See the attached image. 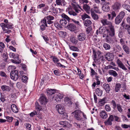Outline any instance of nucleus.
Segmentation results:
<instances>
[{
  "label": "nucleus",
  "instance_id": "nucleus-4",
  "mask_svg": "<svg viewBox=\"0 0 130 130\" xmlns=\"http://www.w3.org/2000/svg\"><path fill=\"white\" fill-rule=\"evenodd\" d=\"M77 37L78 40L80 41H83L86 39V36L85 33L81 32L78 34Z\"/></svg>",
  "mask_w": 130,
  "mask_h": 130
},
{
  "label": "nucleus",
  "instance_id": "nucleus-11",
  "mask_svg": "<svg viewBox=\"0 0 130 130\" xmlns=\"http://www.w3.org/2000/svg\"><path fill=\"white\" fill-rule=\"evenodd\" d=\"M117 63L119 67L122 69L127 70V69L125 67V66L123 64L122 62L119 59H118L117 62Z\"/></svg>",
  "mask_w": 130,
  "mask_h": 130
},
{
  "label": "nucleus",
  "instance_id": "nucleus-59",
  "mask_svg": "<svg viewBox=\"0 0 130 130\" xmlns=\"http://www.w3.org/2000/svg\"><path fill=\"white\" fill-rule=\"evenodd\" d=\"M27 77L25 75H24L22 77V80L24 83H26L27 81Z\"/></svg>",
  "mask_w": 130,
  "mask_h": 130
},
{
  "label": "nucleus",
  "instance_id": "nucleus-13",
  "mask_svg": "<svg viewBox=\"0 0 130 130\" xmlns=\"http://www.w3.org/2000/svg\"><path fill=\"white\" fill-rule=\"evenodd\" d=\"M49 12L51 13V14H52L54 15H55L57 14V10L56 8L53 6H51L50 8Z\"/></svg>",
  "mask_w": 130,
  "mask_h": 130
},
{
  "label": "nucleus",
  "instance_id": "nucleus-60",
  "mask_svg": "<svg viewBox=\"0 0 130 130\" xmlns=\"http://www.w3.org/2000/svg\"><path fill=\"white\" fill-rule=\"evenodd\" d=\"M42 37L43 38L44 40V41L46 42V43L50 44L48 42H47L49 40L48 37L46 36H42Z\"/></svg>",
  "mask_w": 130,
  "mask_h": 130
},
{
  "label": "nucleus",
  "instance_id": "nucleus-42",
  "mask_svg": "<svg viewBox=\"0 0 130 130\" xmlns=\"http://www.w3.org/2000/svg\"><path fill=\"white\" fill-rule=\"evenodd\" d=\"M106 98H104L103 99H100L99 100V104L101 106L104 105L105 104L104 102L106 101Z\"/></svg>",
  "mask_w": 130,
  "mask_h": 130
},
{
  "label": "nucleus",
  "instance_id": "nucleus-28",
  "mask_svg": "<svg viewBox=\"0 0 130 130\" xmlns=\"http://www.w3.org/2000/svg\"><path fill=\"white\" fill-rule=\"evenodd\" d=\"M110 35L111 37H113L115 35V29L114 27L112 25H110Z\"/></svg>",
  "mask_w": 130,
  "mask_h": 130
},
{
  "label": "nucleus",
  "instance_id": "nucleus-14",
  "mask_svg": "<svg viewBox=\"0 0 130 130\" xmlns=\"http://www.w3.org/2000/svg\"><path fill=\"white\" fill-rule=\"evenodd\" d=\"M68 29L71 31H73L76 29V26L75 25L72 23H69L67 26Z\"/></svg>",
  "mask_w": 130,
  "mask_h": 130
},
{
  "label": "nucleus",
  "instance_id": "nucleus-51",
  "mask_svg": "<svg viewBox=\"0 0 130 130\" xmlns=\"http://www.w3.org/2000/svg\"><path fill=\"white\" fill-rule=\"evenodd\" d=\"M93 59L94 61L97 58V55L96 51H95L94 49L93 48Z\"/></svg>",
  "mask_w": 130,
  "mask_h": 130
},
{
  "label": "nucleus",
  "instance_id": "nucleus-39",
  "mask_svg": "<svg viewBox=\"0 0 130 130\" xmlns=\"http://www.w3.org/2000/svg\"><path fill=\"white\" fill-rule=\"evenodd\" d=\"M103 46L106 50H109L111 48L110 45L106 43L104 44Z\"/></svg>",
  "mask_w": 130,
  "mask_h": 130
},
{
  "label": "nucleus",
  "instance_id": "nucleus-19",
  "mask_svg": "<svg viewBox=\"0 0 130 130\" xmlns=\"http://www.w3.org/2000/svg\"><path fill=\"white\" fill-rule=\"evenodd\" d=\"M103 88L106 91V92L107 93H109L110 90V86L108 84H104L103 85Z\"/></svg>",
  "mask_w": 130,
  "mask_h": 130
},
{
  "label": "nucleus",
  "instance_id": "nucleus-10",
  "mask_svg": "<svg viewBox=\"0 0 130 130\" xmlns=\"http://www.w3.org/2000/svg\"><path fill=\"white\" fill-rule=\"evenodd\" d=\"M113 120V117L112 115H110L107 120L105 122V125H112V122Z\"/></svg>",
  "mask_w": 130,
  "mask_h": 130
},
{
  "label": "nucleus",
  "instance_id": "nucleus-46",
  "mask_svg": "<svg viewBox=\"0 0 130 130\" xmlns=\"http://www.w3.org/2000/svg\"><path fill=\"white\" fill-rule=\"evenodd\" d=\"M3 57L4 60L5 62H7L8 59V55L7 53H4L3 54Z\"/></svg>",
  "mask_w": 130,
  "mask_h": 130
},
{
  "label": "nucleus",
  "instance_id": "nucleus-62",
  "mask_svg": "<svg viewBox=\"0 0 130 130\" xmlns=\"http://www.w3.org/2000/svg\"><path fill=\"white\" fill-rule=\"evenodd\" d=\"M46 18L47 20H53L54 19V17L51 15H48L46 17Z\"/></svg>",
  "mask_w": 130,
  "mask_h": 130
},
{
  "label": "nucleus",
  "instance_id": "nucleus-8",
  "mask_svg": "<svg viewBox=\"0 0 130 130\" xmlns=\"http://www.w3.org/2000/svg\"><path fill=\"white\" fill-rule=\"evenodd\" d=\"M75 117L77 120L80 121L82 119V118L80 116L82 111L80 110H77L75 111Z\"/></svg>",
  "mask_w": 130,
  "mask_h": 130
},
{
  "label": "nucleus",
  "instance_id": "nucleus-41",
  "mask_svg": "<svg viewBox=\"0 0 130 130\" xmlns=\"http://www.w3.org/2000/svg\"><path fill=\"white\" fill-rule=\"evenodd\" d=\"M116 107L118 111L120 112H122L123 111V109L122 108V106L120 104H117V106Z\"/></svg>",
  "mask_w": 130,
  "mask_h": 130
},
{
  "label": "nucleus",
  "instance_id": "nucleus-29",
  "mask_svg": "<svg viewBox=\"0 0 130 130\" xmlns=\"http://www.w3.org/2000/svg\"><path fill=\"white\" fill-rule=\"evenodd\" d=\"M121 88V85L119 83H117L115 85V90L116 92H118Z\"/></svg>",
  "mask_w": 130,
  "mask_h": 130
},
{
  "label": "nucleus",
  "instance_id": "nucleus-48",
  "mask_svg": "<svg viewBox=\"0 0 130 130\" xmlns=\"http://www.w3.org/2000/svg\"><path fill=\"white\" fill-rule=\"evenodd\" d=\"M123 8L130 12V6L127 4H124L123 5Z\"/></svg>",
  "mask_w": 130,
  "mask_h": 130
},
{
  "label": "nucleus",
  "instance_id": "nucleus-5",
  "mask_svg": "<svg viewBox=\"0 0 130 130\" xmlns=\"http://www.w3.org/2000/svg\"><path fill=\"white\" fill-rule=\"evenodd\" d=\"M56 109L58 112L60 114H63L64 112V108L63 106L60 104H57L56 106Z\"/></svg>",
  "mask_w": 130,
  "mask_h": 130
},
{
  "label": "nucleus",
  "instance_id": "nucleus-35",
  "mask_svg": "<svg viewBox=\"0 0 130 130\" xmlns=\"http://www.w3.org/2000/svg\"><path fill=\"white\" fill-rule=\"evenodd\" d=\"M70 41L72 43L74 44H76L78 42V40L75 38L73 37H71L70 38Z\"/></svg>",
  "mask_w": 130,
  "mask_h": 130
},
{
  "label": "nucleus",
  "instance_id": "nucleus-32",
  "mask_svg": "<svg viewBox=\"0 0 130 130\" xmlns=\"http://www.w3.org/2000/svg\"><path fill=\"white\" fill-rule=\"evenodd\" d=\"M122 19L117 16L115 20V23L116 24H119L121 22Z\"/></svg>",
  "mask_w": 130,
  "mask_h": 130
},
{
  "label": "nucleus",
  "instance_id": "nucleus-43",
  "mask_svg": "<svg viewBox=\"0 0 130 130\" xmlns=\"http://www.w3.org/2000/svg\"><path fill=\"white\" fill-rule=\"evenodd\" d=\"M123 96L125 98V100L127 102L130 101L129 100H130V95H127L125 93L123 95Z\"/></svg>",
  "mask_w": 130,
  "mask_h": 130
},
{
  "label": "nucleus",
  "instance_id": "nucleus-15",
  "mask_svg": "<svg viewBox=\"0 0 130 130\" xmlns=\"http://www.w3.org/2000/svg\"><path fill=\"white\" fill-rule=\"evenodd\" d=\"M11 109L14 113H17L18 112L19 109L17 106L14 104H12L11 106Z\"/></svg>",
  "mask_w": 130,
  "mask_h": 130
},
{
  "label": "nucleus",
  "instance_id": "nucleus-49",
  "mask_svg": "<svg viewBox=\"0 0 130 130\" xmlns=\"http://www.w3.org/2000/svg\"><path fill=\"white\" fill-rule=\"evenodd\" d=\"M70 48L71 50L74 51L78 52L79 51V49L77 47L73 46L70 47Z\"/></svg>",
  "mask_w": 130,
  "mask_h": 130
},
{
  "label": "nucleus",
  "instance_id": "nucleus-20",
  "mask_svg": "<svg viewBox=\"0 0 130 130\" xmlns=\"http://www.w3.org/2000/svg\"><path fill=\"white\" fill-rule=\"evenodd\" d=\"M102 9L103 11L108 12L110 10L109 6L107 4H104L102 6Z\"/></svg>",
  "mask_w": 130,
  "mask_h": 130
},
{
  "label": "nucleus",
  "instance_id": "nucleus-38",
  "mask_svg": "<svg viewBox=\"0 0 130 130\" xmlns=\"http://www.w3.org/2000/svg\"><path fill=\"white\" fill-rule=\"evenodd\" d=\"M106 41L108 43H111L112 42V40L111 37L107 36L105 39Z\"/></svg>",
  "mask_w": 130,
  "mask_h": 130
},
{
  "label": "nucleus",
  "instance_id": "nucleus-18",
  "mask_svg": "<svg viewBox=\"0 0 130 130\" xmlns=\"http://www.w3.org/2000/svg\"><path fill=\"white\" fill-rule=\"evenodd\" d=\"M101 22L103 25H109V26L111 25V23L108 21L107 19H102L101 20Z\"/></svg>",
  "mask_w": 130,
  "mask_h": 130
},
{
  "label": "nucleus",
  "instance_id": "nucleus-24",
  "mask_svg": "<svg viewBox=\"0 0 130 130\" xmlns=\"http://www.w3.org/2000/svg\"><path fill=\"white\" fill-rule=\"evenodd\" d=\"M123 50L127 54H128L130 53V49L129 47L126 45H125L122 47Z\"/></svg>",
  "mask_w": 130,
  "mask_h": 130
},
{
  "label": "nucleus",
  "instance_id": "nucleus-40",
  "mask_svg": "<svg viewBox=\"0 0 130 130\" xmlns=\"http://www.w3.org/2000/svg\"><path fill=\"white\" fill-rule=\"evenodd\" d=\"M35 104L36 109L39 111L41 110L42 108L41 106L39 105L38 102H36L35 103Z\"/></svg>",
  "mask_w": 130,
  "mask_h": 130
},
{
  "label": "nucleus",
  "instance_id": "nucleus-27",
  "mask_svg": "<svg viewBox=\"0 0 130 130\" xmlns=\"http://www.w3.org/2000/svg\"><path fill=\"white\" fill-rule=\"evenodd\" d=\"M105 30L104 29L103 27H101L99 28V30H97L96 34L97 35L98 34V31L100 34H103L105 32Z\"/></svg>",
  "mask_w": 130,
  "mask_h": 130
},
{
  "label": "nucleus",
  "instance_id": "nucleus-37",
  "mask_svg": "<svg viewBox=\"0 0 130 130\" xmlns=\"http://www.w3.org/2000/svg\"><path fill=\"white\" fill-rule=\"evenodd\" d=\"M10 57L11 58H13L14 59L16 60V59H18L19 57L17 55L15 56V54L13 53H10L9 54Z\"/></svg>",
  "mask_w": 130,
  "mask_h": 130
},
{
  "label": "nucleus",
  "instance_id": "nucleus-30",
  "mask_svg": "<svg viewBox=\"0 0 130 130\" xmlns=\"http://www.w3.org/2000/svg\"><path fill=\"white\" fill-rule=\"evenodd\" d=\"M91 14L92 18L94 20H97L98 19V15L95 14L92 10L91 11Z\"/></svg>",
  "mask_w": 130,
  "mask_h": 130
},
{
  "label": "nucleus",
  "instance_id": "nucleus-58",
  "mask_svg": "<svg viewBox=\"0 0 130 130\" xmlns=\"http://www.w3.org/2000/svg\"><path fill=\"white\" fill-rule=\"evenodd\" d=\"M25 125L27 129L29 130H30L31 129V124H29L28 123H26L25 124Z\"/></svg>",
  "mask_w": 130,
  "mask_h": 130
},
{
  "label": "nucleus",
  "instance_id": "nucleus-64",
  "mask_svg": "<svg viewBox=\"0 0 130 130\" xmlns=\"http://www.w3.org/2000/svg\"><path fill=\"white\" fill-rule=\"evenodd\" d=\"M45 5L44 4H41L37 6V8L38 9H40L44 7Z\"/></svg>",
  "mask_w": 130,
  "mask_h": 130
},
{
  "label": "nucleus",
  "instance_id": "nucleus-44",
  "mask_svg": "<svg viewBox=\"0 0 130 130\" xmlns=\"http://www.w3.org/2000/svg\"><path fill=\"white\" fill-rule=\"evenodd\" d=\"M71 5L74 8V9L77 8V7H78V8L80 9L81 10H83L81 8L80 6L78 5L75 2L74 3H72Z\"/></svg>",
  "mask_w": 130,
  "mask_h": 130
},
{
  "label": "nucleus",
  "instance_id": "nucleus-17",
  "mask_svg": "<svg viewBox=\"0 0 130 130\" xmlns=\"http://www.w3.org/2000/svg\"><path fill=\"white\" fill-rule=\"evenodd\" d=\"M113 54L111 53L107 54H106V56L105 55V58L109 61L112 60L113 59Z\"/></svg>",
  "mask_w": 130,
  "mask_h": 130
},
{
  "label": "nucleus",
  "instance_id": "nucleus-45",
  "mask_svg": "<svg viewBox=\"0 0 130 130\" xmlns=\"http://www.w3.org/2000/svg\"><path fill=\"white\" fill-rule=\"evenodd\" d=\"M68 13L71 15H72L73 16H76L77 15V14L74 11L72 10L69 11Z\"/></svg>",
  "mask_w": 130,
  "mask_h": 130
},
{
  "label": "nucleus",
  "instance_id": "nucleus-31",
  "mask_svg": "<svg viewBox=\"0 0 130 130\" xmlns=\"http://www.w3.org/2000/svg\"><path fill=\"white\" fill-rule=\"evenodd\" d=\"M109 73L110 75H113L114 77H116L118 75L116 72L113 70H110L109 71Z\"/></svg>",
  "mask_w": 130,
  "mask_h": 130
},
{
  "label": "nucleus",
  "instance_id": "nucleus-25",
  "mask_svg": "<svg viewBox=\"0 0 130 130\" xmlns=\"http://www.w3.org/2000/svg\"><path fill=\"white\" fill-rule=\"evenodd\" d=\"M96 94L99 96H101L103 93L102 90L99 88H97L95 90Z\"/></svg>",
  "mask_w": 130,
  "mask_h": 130
},
{
  "label": "nucleus",
  "instance_id": "nucleus-7",
  "mask_svg": "<svg viewBox=\"0 0 130 130\" xmlns=\"http://www.w3.org/2000/svg\"><path fill=\"white\" fill-rule=\"evenodd\" d=\"M112 9L114 10L118 11L121 7V4L119 2H116L112 5Z\"/></svg>",
  "mask_w": 130,
  "mask_h": 130
},
{
  "label": "nucleus",
  "instance_id": "nucleus-1",
  "mask_svg": "<svg viewBox=\"0 0 130 130\" xmlns=\"http://www.w3.org/2000/svg\"><path fill=\"white\" fill-rule=\"evenodd\" d=\"M20 72L17 70L11 71L10 74L11 78L14 80L16 81L21 76Z\"/></svg>",
  "mask_w": 130,
  "mask_h": 130
},
{
  "label": "nucleus",
  "instance_id": "nucleus-2",
  "mask_svg": "<svg viewBox=\"0 0 130 130\" xmlns=\"http://www.w3.org/2000/svg\"><path fill=\"white\" fill-rule=\"evenodd\" d=\"M61 16L62 18L60 20V23L61 25L65 26L67 23V20L69 21L70 20V18L64 13L62 14Z\"/></svg>",
  "mask_w": 130,
  "mask_h": 130
},
{
  "label": "nucleus",
  "instance_id": "nucleus-63",
  "mask_svg": "<svg viewBox=\"0 0 130 130\" xmlns=\"http://www.w3.org/2000/svg\"><path fill=\"white\" fill-rule=\"evenodd\" d=\"M55 26L57 28H61L62 27V26L59 24L58 22H56L54 24Z\"/></svg>",
  "mask_w": 130,
  "mask_h": 130
},
{
  "label": "nucleus",
  "instance_id": "nucleus-6",
  "mask_svg": "<svg viewBox=\"0 0 130 130\" xmlns=\"http://www.w3.org/2000/svg\"><path fill=\"white\" fill-rule=\"evenodd\" d=\"M54 97L57 102L60 101L61 99L63 98V94L60 93H57L55 94Z\"/></svg>",
  "mask_w": 130,
  "mask_h": 130
},
{
  "label": "nucleus",
  "instance_id": "nucleus-36",
  "mask_svg": "<svg viewBox=\"0 0 130 130\" xmlns=\"http://www.w3.org/2000/svg\"><path fill=\"white\" fill-rule=\"evenodd\" d=\"M71 100V99L70 98L66 97L64 98V101L65 102H67L69 105H71L72 103Z\"/></svg>",
  "mask_w": 130,
  "mask_h": 130
},
{
  "label": "nucleus",
  "instance_id": "nucleus-54",
  "mask_svg": "<svg viewBox=\"0 0 130 130\" xmlns=\"http://www.w3.org/2000/svg\"><path fill=\"white\" fill-rule=\"evenodd\" d=\"M125 15V13L124 12L122 11L117 16H119V17L122 19Z\"/></svg>",
  "mask_w": 130,
  "mask_h": 130
},
{
  "label": "nucleus",
  "instance_id": "nucleus-34",
  "mask_svg": "<svg viewBox=\"0 0 130 130\" xmlns=\"http://www.w3.org/2000/svg\"><path fill=\"white\" fill-rule=\"evenodd\" d=\"M55 90L54 89H50L48 90L47 91V93L48 95H51L54 94L55 93Z\"/></svg>",
  "mask_w": 130,
  "mask_h": 130
},
{
  "label": "nucleus",
  "instance_id": "nucleus-56",
  "mask_svg": "<svg viewBox=\"0 0 130 130\" xmlns=\"http://www.w3.org/2000/svg\"><path fill=\"white\" fill-rule=\"evenodd\" d=\"M0 75L2 76L5 77L6 78L8 77V76L5 73L2 71H0Z\"/></svg>",
  "mask_w": 130,
  "mask_h": 130
},
{
  "label": "nucleus",
  "instance_id": "nucleus-9",
  "mask_svg": "<svg viewBox=\"0 0 130 130\" xmlns=\"http://www.w3.org/2000/svg\"><path fill=\"white\" fill-rule=\"evenodd\" d=\"M39 101L41 104L44 105L47 102V99L44 95L41 96L39 99Z\"/></svg>",
  "mask_w": 130,
  "mask_h": 130
},
{
  "label": "nucleus",
  "instance_id": "nucleus-53",
  "mask_svg": "<svg viewBox=\"0 0 130 130\" xmlns=\"http://www.w3.org/2000/svg\"><path fill=\"white\" fill-rule=\"evenodd\" d=\"M81 17L83 20H84L86 18H89L90 16L86 13H84L81 15Z\"/></svg>",
  "mask_w": 130,
  "mask_h": 130
},
{
  "label": "nucleus",
  "instance_id": "nucleus-55",
  "mask_svg": "<svg viewBox=\"0 0 130 130\" xmlns=\"http://www.w3.org/2000/svg\"><path fill=\"white\" fill-rule=\"evenodd\" d=\"M41 24H43L45 25L46 27H48L47 24L46 20L45 18H43L41 21Z\"/></svg>",
  "mask_w": 130,
  "mask_h": 130
},
{
  "label": "nucleus",
  "instance_id": "nucleus-12",
  "mask_svg": "<svg viewBox=\"0 0 130 130\" xmlns=\"http://www.w3.org/2000/svg\"><path fill=\"white\" fill-rule=\"evenodd\" d=\"M117 63L119 67L122 69L127 70V69L125 67V66L123 64L122 62L119 59H118L117 62Z\"/></svg>",
  "mask_w": 130,
  "mask_h": 130
},
{
  "label": "nucleus",
  "instance_id": "nucleus-52",
  "mask_svg": "<svg viewBox=\"0 0 130 130\" xmlns=\"http://www.w3.org/2000/svg\"><path fill=\"white\" fill-rule=\"evenodd\" d=\"M7 120V121L9 122H11L13 120V118L12 117H10L9 116H7L6 117Z\"/></svg>",
  "mask_w": 130,
  "mask_h": 130
},
{
  "label": "nucleus",
  "instance_id": "nucleus-33",
  "mask_svg": "<svg viewBox=\"0 0 130 130\" xmlns=\"http://www.w3.org/2000/svg\"><path fill=\"white\" fill-rule=\"evenodd\" d=\"M92 24L91 21L87 19L84 22V25L86 26H88L91 25Z\"/></svg>",
  "mask_w": 130,
  "mask_h": 130
},
{
  "label": "nucleus",
  "instance_id": "nucleus-23",
  "mask_svg": "<svg viewBox=\"0 0 130 130\" xmlns=\"http://www.w3.org/2000/svg\"><path fill=\"white\" fill-rule=\"evenodd\" d=\"M59 123L62 125L61 127H68L69 126L68 122L66 121H60Z\"/></svg>",
  "mask_w": 130,
  "mask_h": 130
},
{
  "label": "nucleus",
  "instance_id": "nucleus-50",
  "mask_svg": "<svg viewBox=\"0 0 130 130\" xmlns=\"http://www.w3.org/2000/svg\"><path fill=\"white\" fill-rule=\"evenodd\" d=\"M110 103L113 106L112 108L113 109H115L116 108L117 106V104H116V102L113 100H112L110 102Z\"/></svg>",
  "mask_w": 130,
  "mask_h": 130
},
{
  "label": "nucleus",
  "instance_id": "nucleus-16",
  "mask_svg": "<svg viewBox=\"0 0 130 130\" xmlns=\"http://www.w3.org/2000/svg\"><path fill=\"white\" fill-rule=\"evenodd\" d=\"M83 8L86 12L89 14L91 12L90 7L87 4H84L83 6Z\"/></svg>",
  "mask_w": 130,
  "mask_h": 130
},
{
  "label": "nucleus",
  "instance_id": "nucleus-61",
  "mask_svg": "<svg viewBox=\"0 0 130 130\" xmlns=\"http://www.w3.org/2000/svg\"><path fill=\"white\" fill-rule=\"evenodd\" d=\"M30 116L31 117H33L35 115H37V112L36 111H34L31 112L29 114Z\"/></svg>",
  "mask_w": 130,
  "mask_h": 130
},
{
  "label": "nucleus",
  "instance_id": "nucleus-57",
  "mask_svg": "<svg viewBox=\"0 0 130 130\" xmlns=\"http://www.w3.org/2000/svg\"><path fill=\"white\" fill-rule=\"evenodd\" d=\"M105 108L106 110L107 111H111V109L110 106L108 105H106L105 106Z\"/></svg>",
  "mask_w": 130,
  "mask_h": 130
},
{
  "label": "nucleus",
  "instance_id": "nucleus-47",
  "mask_svg": "<svg viewBox=\"0 0 130 130\" xmlns=\"http://www.w3.org/2000/svg\"><path fill=\"white\" fill-rule=\"evenodd\" d=\"M91 70L90 75L92 77L94 75H97V73L94 71V70L91 68H90Z\"/></svg>",
  "mask_w": 130,
  "mask_h": 130
},
{
  "label": "nucleus",
  "instance_id": "nucleus-3",
  "mask_svg": "<svg viewBox=\"0 0 130 130\" xmlns=\"http://www.w3.org/2000/svg\"><path fill=\"white\" fill-rule=\"evenodd\" d=\"M4 22L5 23H2L0 24L8 29H12L13 28V24L11 23H9L7 19H4Z\"/></svg>",
  "mask_w": 130,
  "mask_h": 130
},
{
  "label": "nucleus",
  "instance_id": "nucleus-22",
  "mask_svg": "<svg viewBox=\"0 0 130 130\" xmlns=\"http://www.w3.org/2000/svg\"><path fill=\"white\" fill-rule=\"evenodd\" d=\"M56 3L58 5L64 6L66 4V3L64 0H56Z\"/></svg>",
  "mask_w": 130,
  "mask_h": 130
},
{
  "label": "nucleus",
  "instance_id": "nucleus-21",
  "mask_svg": "<svg viewBox=\"0 0 130 130\" xmlns=\"http://www.w3.org/2000/svg\"><path fill=\"white\" fill-rule=\"evenodd\" d=\"M1 88L3 91H9L11 90V88L9 86L6 85L2 86Z\"/></svg>",
  "mask_w": 130,
  "mask_h": 130
},
{
  "label": "nucleus",
  "instance_id": "nucleus-26",
  "mask_svg": "<svg viewBox=\"0 0 130 130\" xmlns=\"http://www.w3.org/2000/svg\"><path fill=\"white\" fill-rule=\"evenodd\" d=\"M100 114L101 117L103 119H106L107 117V114L104 111H102Z\"/></svg>",
  "mask_w": 130,
  "mask_h": 130
}]
</instances>
